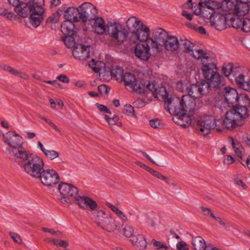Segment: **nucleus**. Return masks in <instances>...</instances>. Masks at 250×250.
<instances>
[{
	"label": "nucleus",
	"instance_id": "1",
	"mask_svg": "<svg viewBox=\"0 0 250 250\" xmlns=\"http://www.w3.org/2000/svg\"><path fill=\"white\" fill-rule=\"evenodd\" d=\"M168 112L173 114L172 120L176 124L186 128L189 126H194L196 131L200 135L206 136L208 135L211 129L216 126V120L211 116H204L198 120L193 119L192 115L188 113L180 111L179 109L167 107Z\"/></svg>",
	"mask_w": 250,
	"mask_h": 250
},
{
	"label": "nucleus",
	"instance_id": "2",
	"mask_svg": "<svg viewBox=\"0 0 250 250\" xmlns=\"http://www.w3.org/2000/svg\"><path fill=\"white\" fill-rule=\"evenodd\" d=\"M44 0H41L28 6L26 4H22L21 7L17 8L16 12L22 18H26L30 15L29 22L33 27L36 28L40 25L44 17Z\"/></svg>",
	"mask_w": 250,
	"mask_h": 250
},
{
	"label": "nucleus",
	"instance_id": "3",
	"mask_svg": "<svg viewBox=\"0 0 250 250\" xmlns=\"http://www.w3.org/2000/svg\"><path fill=\"white\" fill-rule=\"evenodd\" d=\"M249 111L246 105H235L228 111L222 121L224 126L228 129H233L242 125L244 120L249 116Z\"/></svg>",
	"mask_w": 250,
	"mask_h": 250
},
{
	"label": "nucleus",
	"instance_id": "4",
	"mask_svg": "<svg viewBox=\"0 0 250 250\" xmlns=\"http://www.w3.org/2000/svg\"><path fill=\"white\" fill-rule=\"evenodd\" d=\"M165 106L179 109L180 111L193 115L195 113L196 103L195 100L189 95H183L178 98H167L165 100Z\"/></svg>",
	"mask_w": 250,
	"mask_h": 250
},
{
	"label": "nucleus",
	"instance_id": "5",
	"mask_svg": "<svg viewBox=\"0 0 250 250\" xmlns=\"http://www.w3.org/2000/svg\"><path fill=\"white\" fill-rule=\"evenodd\" d=\"M91 218L98 226L108 232L114 231L119 227V223L115 218L102 210L92 212Z\"/></svg>",
	"mask_w": 250,
	"mask_h": 250
},
{
	"label": "nucleus",
	"instance_id": "6",
	"mask_svg": "<svg viewBox=\"0 0 250 250\" xmlns=\"http://www.w3.org/2000/svg\"><path fill=\"white\" fill-rule=\"evenodd\" d=\"M45 163L42 158L35 155L30 160L24 163L23 169L25 172L30 176L38 179L43 172Z\"/></svg>",
	"mask_w": 250,
	"mask_h": 250
},
{
	"label": "nucleus",
	"instance_id": "7",
	"mask_svg": "<svg viewBox=\"0 0 250 250\" xmlns=\"http://www.w3.org/2000/svg\"><path fill=\"white\" fill-rule=\"evenodd\" d=\"M107 34L115 44L120 45L126 41L128 32L122 25L115 22L107 24Z\"/></svg>",
	"mask_w": 250,
	"mask_h": 250
},
{
	"label": "nucleus",
	"instance_id": "8",
	"mask_svg": "<svg viewBox=\"0 0 250 250\" xmlns=\"http://www.w3.org/2000/svg\"><path fill=\"white\" fill-rule=\"evenodd\" d=\"M58 189L62 196L59 198V201L64 205H68L73 203H75V198L78 195V189L73 185L66 183L59 184Z\"/></svg>",
	"mask_w": 250,
	"mask_h": 250
},
{
	"label": "nucleus",
	"instance_id": "9",
	"mask_svg": "<svg viewBox=\"0 0 250 250\" xmlns=\"http://www.w3.org/2000/svg\"><path fill=\"white\" fill-rule=\"evenodd\" d=\"M168 37L167 32L162 28L155 29L152 33V38L148 42L151 46L152 52L154 55L162 51L163 43Z\"/></svg>",
	"mask_w": 250,
	"mask_h": 250
},
{
	"label": "nucleus",
	"instance_id": "10",
	"mask_svg": "<svg viewBox=\"0 0 250 250\" xmlns=\"http://www.w3.org/2000/svg\"><path fill=\"white\" fill-rule=\"evenodd\" d=\"M188 95L193 98H200L205 93L209 92L208 84L203 80L200 83L192 84L186 87Z\"/></svg>",
	"mask_w": 250,
	"mask_h": 250
},
{
	"label": "nucleus",
	"instance_id": "11",
	"mask_svg": "<svg viewBox=\"0 0 250 250\" xmlns=\"http://www.w3.org/2000/svg\"><path fill=\"white\" fill-rule=\"evenodd\" d=\"M80 19L85 22L87 20H93L98 16V10L96 7L89 2H84L80 7Z\"/></svg>",
	"mask_w": 250,
	"mask_h": 250
},
{
	"label": "nucleus",
	"instance_id": "12",
	"mask_svg": "<svg viewBox=\"0 0 250 250\" xmlns=\"http://www.w3.org/2000/svg\"><path fill=\"white\" fill-rule=\"evenodd\" d=\"M45 186L51 187L59 183L60 178L58 172L53 169H43L39 178Z\"/></svg>",
	"mask_w": 250,
	"mask_h": 250
},
{
	"label": "nucleus",
	"instance_id": "13",
	"mask_svg": "<svg viewBox=\"0 0 250 250\" xmlns=\"http://www.w3.org/2000/svg\"><path fill=\"white\" fill-rule=\"evenodd\" d=\"M3 141L10 148L9 149L17 150L23 146V138L15 131H9L6 133Z\"/></svg>",
	"mask_w": 250,
	"mask_h": 250
},
{
	"label": "nucleus",
	"instance_id": "14",
	"mask_svg": "<svg viewBox=\"0 0 250 250\" xmlns=\"http://www.w3.org/2000/svg\"><path fill=\"white\" fill-rule=\"evenodd\" d=\"M9 153L14 157L15 161L20 165H23L30 160L35 154L30 153L22 146L17 150L8 149Z\"/></svg>",
	"mask_w": 250,
	"mask_h": 250
},
{
	"label": "nucleus",
	"instance_id": "15",
	"mask_svg": "<svg viewBox=\"0 0 250 250\" xmlns=\"http://www.w3.org/2000/svg\"><path fill=\"white\" fill-rule=\"evenodd\" d=\"M248 69L246 68L241 66L234 67L232 63H225L222 67V72L226 76H232L235 79L236 83H237L239 78L242 76L244 71H247Z\"/></svg>",
	"mask_w": 250,
	"mask_h": 250
},
{
	"label": "nucleus",
	"instance_id": "16",
	"mask_svg": "<svg viewBox=\"0 0 250 250\" xmlns=\"http://www.w3.org/2000/svg\"><path fill=\"white\" fill-rule=\"evenodd\" d=\"M180 44L181 46H183L193 58L198 60L207 58V53L202 49H193L194 45L188 40L186 38H181L180 39Z\"/></svg>",
	"mask_w": 250,
	"mask_h": 250
},
{
	"label": "nucleus",
	"instance_id": "17",
	"mask_svg": "<svg viewBox=\"0 0 250 250\" xmlns=\"http://www.w3.org/2000/svg\"><path fill=\"white\" fill-rule=\"evenodd\" d=\"M121 79L125 83V86L131 88L134 91L141 93L144 91V86L142 87L137 83L135 75L131 73L126 72L124 75H120Z\"/></svg>",
	"mask_w": 250,
	"mask_h": 250
},
{
	"label": "nucleus",
	"instance_id": "18",
	"mask_svg": "<svg viewBox=\"0 0 250 250\" xmlns=\"http://www.w3.org/2000/svg\"><path fill=\"white\" fill-rule=\"evenodd\" d=\"M151 46L148 41L144 43L137 44L134 49V53L138 59L146 61L150 57Z\"/></svg>",
	"mask_w": 250,
	"mask_h": 250
},
{
	"label": "nucleus",
	"instance_id": "19",
	"mask_svg": "<svg viewBox=\"0 0 250 250\" xmlns=\"http://www.w3.org/2000/svg\"><path fill=\"white\" fill-rule=\"evenodd\" d=\"M75 203L83 209L89 208L92 211H95L98 205L92 198L86 196H80L75 198Z\"/></svg>",
	"mask_w": 250,
	"mask_h": 250
},
{
	"label": "nucleus",
	"instance_id": "20",
	"mask_svg": "<svg viewBox=\"0 0 250 250\" xmlns=\"http://www.w3.org/2000/svg\"><path fill=\"white\" fill-rule=\"evenodd\" d=\"M207 58L200 59L202 62L203 67L202 68V73L205 78L207 80L211 75H214L217 72V68L215 64L212 62H209V58L207 55Z\"/></svg>",
	"mask_w": 250,
	"mask_h": 250
},
{
	"label": "nucleus",
	"instance_id": "21",
	"mask_svg": "<svg viewBox=\"0 0 250 250\" xmlns=\"http://www.w3.org/2000/svg\"><path fill=\"white\" fill-rule=\"evenodd\" d=\"M132 33L134 36V39L133 41L134 42L136 41L146 42L149 40L148 39L150 35L149 28L144 24H142L135 32H132Z\"/></svg>",
	"mask_w": 250,
	"mask_h": 250
},
{
	"label": "nucleus",
	"instance_id": "22",
	"mask_svg": "<svg viewBox=\"0 0 250 250\" xmlns=\"http://www.w3.org/2000/svg\"><path fill=\"white\" fill-rule=\"evenodd\" d=\"M210 23L217 30H223L226 27V17L224 14L217 12L210 20Z\"/></svg>",
	"mask_w": 250,
	"mask_h": 250
},
{
	"label": "nucleus",
	"instance_id": "23",
	"mask_svg": "<svg viewBox=\"0 0 250 250\" xmlns=\"http://www.w3.org/2000/svg\"><path fill=\"white\" fill-rule=\"evenodd\" d=\"M90 46L80 44L75 46L73 50V55L80 60H85L89 57Z\"/></svg>",
	"mask_w": 250,
	"mask_h": 250
},
{
	"label": "nucleus",
	"instance_id": "24",
	"mask_svg": "<svg viewBox=\"0 0 250 250\" xmlns=\"http://www.w3.org/2000/svg\"><path fill=\"white\" fill-rule=\"evenodd\" d=\"M224 98L225 102L229 105L238 101L239 95L236 89L226 87L225 88Z\"/></svg>",
	"mask_w": 250,
	"mask_h": 250
},
{
	"label": "nucleus",
	"instance_id": "25",
	"mask_svg": "<svg viewBox=\"0 0 250 250\" xmlns=\"http://www.w3.org/2000/svg\"><path fill=\"white\" fill-rule=\"evenodd\" d=\"M166 49L170 51H175L178 49L180 42L178 39L175 36H168L163 43V46Z\"/></svg>",
	"mask_w": 250,
	"mask_h": 250
},
{
	"label": "nucleus",
	"instance_id": "26",
	"mask_svg": "<svg viewBox=\"0 0 250 250\" xmlns=\"http://www.w3.org/2000/svg\"><path fill=\"white\" fill-rule=\"evenodd\" d=\"M207 81L208 82L207 83L208 84L209 92L211 87L219 88L223 86L225 84L224 78L217 72L215 73L214 75H211V77L208 79Z\"/></svg>",
	"mask_w": 250,
	"mask_h": 250
},
{
	"label": "nucleus",
	"instance_id": "27",
	"mask_svg": "<svg viewBox=\"0 0 250 250\" xmlns=\"http://www.w3.org/2000/svg\"><path fill=\"white\" fill-rule=\"evenodd\" d=\"M64 17L66 20L77 22L80 19V8L73 7H68L64 12Z\"/></svg>",
	"mask_w": 250,
	"mask_h": 250
},
{
	"label": "nucleus",
	"instance_id": "28",
	"mask_svg": "<svg viewBox=\"0 0 250 250\" xmlns=\"http://www.w3.org/2000/svg\"><path fill=\"white\" fill-rule=\"evenodd\" d=\"M93 28L95 33L98 35H103L106 32L107 33V24L105 25L104 19L97 17L95 19Z\"/></svg>",
	"mask_w": 250,
	"mask_h": 250
},
{
	"label": "nucleus",
	"instance_id": "29",
	"mask_svg": "<svg viewBox=\"0 0 250 250\" xmlns=\"http://www.w3.org/2000/svg\"><path fill=\"white\" fill-rule=\"evenodd\" d=\"M131 241L132 244L140 250H145L147 248V242L146 238L141 234L134 235Z\"/></svg>",
	"mask_w": 250,
	"mask_h": 250
},
{
	"label": "nucleus",
	"instance_id": "30",
	"mask_svg": "<svg viewBox=\"0 0 250 250\" xmlns=\"http://www.w3.org/2000/svg\"><path fill=\"white\" fill-rule=\"evenodd\" d=\"M237 10L235 11L236 15L243 16L249 11V7L248 3L250 0H236Z\"/></svg>",
	"mask_w": 250,
	"mask_h": 250
},
{
	"label": "nucleus",
	"instance_id": "31",
	"mask_svg": "<svg viewBox=\"0 0 250 250\" xmlns=\"http://www.w3.org/2000/svg\"><path fill=\"white\" fill-rule=\"evenodd\" d=\"M73 22L69 20H66L62 23L61 30L65 36L74 35L75 25Z\"/></svg>",
	"mask_w": 250,
	"mask_h": 250
},
{
	"label": "nucleus",
	"instance_id": "32",
	"mask_svg": "<svg viewBox=\"0 0 250 250\" xmlns=\"http://www.w3.org/2000/svg\"><path fill=\"white\" fill-rule=\"evenodd\" d=\"M142 24H143L141 20L134 16H132L128 19L126 21V25L129 30H132V32H135L138 28Z\"/></svg>",
	"mask_w": 250,
	"mask_h": 250
},
{
	"label": "nucleus",
	"instance_id": "33",
	"mask_svg": "<svg viewBox=\"0 0 250 250\" xmlns=\"http://www.w3.org/2000/svg\"><path fill=\"white\" fill-rule=\"evenodd\" d=\"M192 244L195 250H205L207 248L205 240L201 236L192 238Z\"/></svg>",
	"mask_w": 250,
	"mask_h": 250
},
{
	"label": "nucleus",
	"instance_id": "34",
	"mask_svg": "<svg viewBox=\"0 0 250 250\" xmlns=\"http://www.w3.org/2000/svg\"><path fill=\"white\" fill-rule=\"evenodd\" d=\"M105 205L118 216L123 223H125L127 221V217L125 214L120 210L117 207L112 205L108 202H106Z\"/></svg>",
	"mask_w": 250,
	"mask_h": 250
},
{
	"label": "nucleus",
	"instance_id": "35",
	"mask_svg": "<svg viewBox=\"0 0 250 250\" xmlns=\"http://www.w3.org/2000/svg\"><path fill=\"white\" fill-rule=\"evenodd\" d=\"M247 72V71H244L242 74V76L239 78V80L236 83L238 87L247 91L250 92V79L248 81H246L245 79V74Z\"/></svg>",
	"mask_w": 250,
	"mask_h": 250
},
{
	"label": "nucleus",
	"instance_id": "36",
	"mask_svg": "<svg viewBox=\"0 0 250 250\" xmlns=\"http://www.w3.org/2000/svg\"><path fill=\"white\" fill-rule=\"evenodd\" d=\"M199 6L200 7V14H202V16L205 18L211 20L215 14L217 13V12H211L209 9H207V7L203 6V2L199 3Z\"/></svg>",
	"mask_w": 250,
	"mask_h": 250
},
{
	"label": "nucleus",
	"instance_id": "37",
	"mask_svg": "<svg viewBox=\"0 0 250 250\" xmlns=\"http://www.w3.org/2000/svg\"><path fill=\"white\" fill-rule=\"evenodd\" d=\"M203 2V6L207 7V9H209L211 12H217L216 10L219 8L218 3L213 0H208Z\"/></svg>",
	"mask_w": 250,
	"mask_h": 250
},
{
	"label": "nucleus",
	"instance_id": "38",
	"mask_svg": "<svg viewBox=\"0 0 250 250\" xmlns=\"http://www.w3.org/2000/svg\"><path fill=\"white\" fill-rule=\"evenodd\" d=\"M227 7L228 8L227 11L229 13L236 14L235 11L237 10L236 1V0H224Z\"/></svg>",
	"mask_w": 250,
	"mask_h": 250
},
{
	"label": "nucleus",
	"instance_id": "39",
	"mask_svg": "<svg viewBox=\"0 0 250 250\" xmlns=\"http://www.w3.org/2000/svg\"><path fill=\"white\" fill-rule=\"evenodd\" d=\"M63 10L59 9L56 13H54L49 16L46 21V23H55L57 22L60 16L62 14Z\"/></svg>",
	"mask_w": 250,
	"mask_h": 250
},
{
	"label": "nucleus",
	"instance_id": "40",
	"mask_svg": "<svg viewBox=\"0 0 250 250\" xmlns=\"http://www.w3.org/2000/svg\"><path fill=\"white\" fill-rule=\"evenodd\" d=\"M0 15L5 17L9 20H12L17 17L13 12H8L6 9L1 7H0Z\"/></svg>",
	"mask_w": 250,
	"mask_h": 250
},
{
	"label": "nucleus",
	"instance_id": "41",
	"mask_svg": "<svg viewBox=\"0 0 250 250\" xmlns=\"http://www.w3.org/2000/svg\"><path fill=\"white\" fill-rule=\"evenodd\" d=\"M44 154L47 158L51 160L58 158L60 156V153L54 150H46Z\"/></svg>",
	"mask_w": 250,
	"mask_h": 250
},
{
	"label": "nucleus",
	"instance_id": "42",
	"mask_svg": "<svg viewBox=\"0 0 250 250\" xmlns=\"http://www.w3.org/2000/svg\"><path fill=\"white\" fill-rule=\"evenodd\" d=\"M151 243L156 250H167L168 249L167 245L162 242L158 241L153 239L151 241Z\"/></svg>",
	"mask_w": 250,
	"mask_h": 250
},
{
	"label": "nucleus",
	"instance_id": "43",
	"mask_svg": "<svg viewBox=\"0 0 250 250\" xmlns=\"http://www.w3.org/2000/svg\"><path fill=\"white\" fill-rule=\"evenodd\" d=\"M241 30L244 32H250V19L243 18V24L241 27Z\"/></svg>",
	"mask_w": 250,
	"mask_h": 250
},
{
	"label": "nucleus",
	"instance_id": "44",
	"mask_svg": "<svg viewBox=\"0 0 250 250\" xmlns=\"http://www.w3.org/2000/svg\"><path fill=\"white\" fill-rule=\"evenodd\" d=\"M63 42L68 48H71L74 46L75 42L73 36H65Z\"/></svg>",
	"mask_w": 250,
	"mask_h": 250
},
{
	"label": "nucleus",
	"instance_id": "45",
	"mask_svg": "<svg viewBox=\"0 0 250 250\" xmlns=\"http://www.w3.org/2000/svg\"><path fill=\"white\" fill-rule=\"evenodd\" d=\"M42 230L44 232H49L54 235H56L60 238H64L65 235L60 231H55L53 229H49L46 228H42Z\"/></svg>",
	"mask_w": 250,
	"mask_h": 250
},
{
	"label": "nucleus",
	"instance_id": "46",
	"mask_svg": "<svg viewBox=\"0 0 250 250\" xmlns=\"http://www.w3.org/2000/svg\"><path fill=\"white\" fill-rule=\"evenodd\" d=\"M99 63H102L103 65H104V63H102L100 62L95 61L94 59H92L89 63V66L93 70V71L98 73L101 70V68L97 66Z\"/></svg>",
	"mask_w": 250,
	"mask_h": 250
},
{
	"label": "nucleus",
	"instance_id": "47",
	"mask_svg": "<svg viewBox=\"0 0 250 250\" xmlns=\"http://www.w3.org/2000/svg\"><path fill=\"white\" fill-rule=\"evenodd\" d=\"M123 231L125 236L130 237L132 236L134 233V229L132 227L126 225L124 228Z\"/></svg>",
	"mask_w": 250,
	"mask_h": 250
},
{
	"label": "nucleus",
	"instance_id": "48",
	"mask_svg": "<svg viewBox=\"0 0 250 250\" xmlns=\"http://www.w3.org/2000/svg\"><path fill=\"white\" fill-rule=\"evenodd\" d=\"M232 26L233 28L238 29L241 28L243 24V19L237 18L231 21Z\"/></svg>",
	"mask_w": 250,
	"mask_h": 250
},
{
	"label": "nucleus",
	"instance_id": "49",
	"mask_svg": "<svg viewBox=\"0 0 250 250\" xmlns=\"http://www.w3.org/2000/svg\"><path fill=\"white\" fill-rule=\"evenodd\" d=\"M239 99L243 101V103L245 104V105L246 106L247 104L250 106V99L248 94L245 92L241 93L240 95H239Z\"/></svg>",
	"mask_w": 250,
	"mask_h": 250
},
{
	"label": "nucleus",
	"instance_id": "50",
	"mask_svg": "<svg viewBox=\"0 0 250 250\" xmlns=\"http://www.w3.org/2000/svg\"><path fill=\"white\" fill-rule=\"evenodd\" d=\"M124 112L128 116H133L134 115V107L130 104H126L124 106Z\"/></svg>",
	"mask_w": 250,
	"mask_h": 250
},
{
	"label": "nucleus",
	"instance_id": "51",
	"mask_svg": "<svg viewBox=\"0 0 250 250\" xmlns=\"http://www.w3.org/2000/svg\"><path fill=\"white\" fill-rule=\"evenodd\" d=\"M0 69L1 70H4L5 71H7L9 73H10L11 74H15V73L17 72L16 71V69L11 67L8 65L5 64H0Z\"/></svg>",
	"mask_w": 250,
	"mask_h": 250
},
{
	"label": "nucleus",
	"instance_id": "52",
	"mask_svg": "<svg viewBox=\"0 0 250 250\" xmlns=\"http://www.w3.org/2000/svg\"><path fill=\"white\" fill-rule=\"evenodd\" d=\"M149 125L152 127L155 128H161L163 126L161 121L157 119L150 120L149 121Z\"/></svg>",
	"mask_w": 250,
	"mask_h": 250
},
{
	"label": "nucleus",
	"instance_id": "53",
	"mask_svg": "<svg viewBox=\"0 0 250 250\" xmlns=\"http://www.w3.org/2000/svg\"><path fill=\"white\" fill-rule=\"evenodd\" d=\"M151 174L157 178L165 181L167 183H169L168 178L167 177L163 176L160 172L153 170Z\"/></svg>",
	"mask_w": 250,
	"mask_h": 250
},
{
	"label": "nucleus",
	"instance_id": "54",
	"mask_svg": "<svg viewBox=\"0 0 250 250\" xmlns=\"http://www.w3.org/2000/svg\"><path fill=\"white\" fill-rule=\"evenodd\" d=\"M110 90V87L104 84H101L98 86V90L101 93L107 94L109 93Z\"/></svg>",
	"mask_w": 250,
	"mask_h": 250
},
{
	"label": "nucleus",
	"instance_id": "55",
	"mask_svg": "<svg viewBox=\"0 0 250 250\" xmlns=\"http://www.w3.org/2000/svg\"><path fill=\"white\" fill-rule=\"evenodd\" d=\"M37 79L39 80L40 81H42V82H44L45 83L51 84L54 85V86H55L56 87H58V88H61V89H62L63 88L62 85L61 84L58 83L57 81L56 80H54V81H43V80H41V79H40L39 78H37Z\"/></svg>",
	"mask_w": 250,
	"mask_h": 250
},
{
	"label": "nucleus",
	"instance_id": "56",
	"mask_svg": "<svg viewBox=\"0 0 250 250\" xmlns=\"http://www.w3.org/2000/svg\"><path fill=\"white\" fill-rule=\"evenodd\" d=\"M95 105L97 107L100 111L104 112L105 113H109L110 114H111L110 110L105 105L100 104L99 103H96Z\"/></svg>",
	"mask_w": 250,
	"mask_h": 250
},
{
	"label": "nucleus",
	"instance_id": "57",
	"mask_svg": "<svg viewBox=\"0 0 250 250\" xmlns=\"http://www.w3.org/2000/svg\"><path fill=\"white\" fill-rule=\"evenodd\" d=\"M119 117L118 116H115L113 118H111L109 121V124L110 125H116L118 126H121L122 124L119 121Z\"/></svg>",
	"mask_w": 250,
	"mask_h": 250
},
{
	"label": "nucleus",
	"instance_id": "58",
	"mask_svg": "<svg viewBox=\"0 0 250 250\" xmlns=\"http://www.w3.org/2000/svg\"><path fill=\"white\" fill-rule=\"evenodd\" d=\"M177 249L178 250H188L187 244L183 241H181L177 244Z\"/></svg>",
	"mask_w": 250,
	"mask_h": 250
},
{
	"label": "nucleus",
	"instance_id": "59",
	"mask_svg": "<svg viewBox=\"0 0 250 250\" xmlns=\"http://www.w3.org/2000/svg\"><path fill=\"white\" fill-rule=\"evenodd\" d=\"M57 79L65 83H69L70 80L69 78L65 75L61 74L57 77Z\"/></svg>",
	"mask_w": 250,
	"mask_h": 250
},
{
	"label": "nucleus",
	"instance_id": "60",
	"mask_svg": "<svg viewBox=\"0 0 250 250\" xmlns=\"http://www.w3.org/2000/svg\"><path fill=\"white\" fill-rule=\"evenodd\" d=\"M16 71L17 72L15 73V74H13V75L18 76L19 77L23 79H25V80L28 79L29 76L26 73L21 72V71H19L18 70H17L16 69Z\"/></svg>",
	"mask_w": 250,
	"mask_h": 250
},
{
	"label": "nucleus",
	"instance_id": "61",
	"mask_svg": "<svg viewBox=\"0 0 250 250\" xmlns=\"http://www.w3.org/2000/svg\"><path fill=\"white\" fill-rule=\"evenodd\" d=\"M10 234L15 242L18 243H20L21 242V237L18 234L14 232H10Z\"/></svg>",
	"mask_w": 250,
	"mask_h": 250
},
{
	"label": "nucleus",
	"instance_id": "62",
	"mask_svg": "<svg viewBox=\"0 0 250 250\" xmlns=\"http://www.w3.org/2000/svg\"><path fill=\"white\" fill-rule=\"evenodd\" d=\"M234 162V158L230 155H227L224 160V164L230 165Z\"/></svg>",
	"mask_w": 250,
	"mask_h": 250
},
{
	"label": "nucleus",
	"instance_id": "63",
	"mask_svg": "<svg viewBox=\"0 0 250 250\" xmlns=\"http://www.w3.org/2000/svg\"><path fill=\"white\" fill-rule=\"evenodd\" d=\"M200 209L205 213V215H210V217H212V215H214L212 213L211 210L208 208H207L204 207H201Z\"/></svg>",
	"mask_w": 250,
	"mask_h": 250
},
{
	"label": "nucleus",
	"instance_id": "64",
	"mask_svg": "<svg viewBox=\"0 0 250 250\" xmlns=\"http://www.w3.org/2000/svg\"><path fill=\"white\" fill-rule=\"evenodd\" d=\"M182 15L188 20L190 21L192 19L193 15L187 10H183L182 12Z\"/></svg>",
	"mask_w": 250,
	"mask_h": 250
}]
</instances>
